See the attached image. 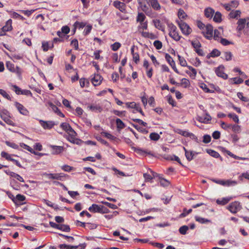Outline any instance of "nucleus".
Here are the masks:
<instances>
[{
	"mask_svg": "<svg viewBox=\"0 0 249 249\" xmlns=\"http://www.w3.org/2000/svg\"><path fill=\"white\" fill-rule=\"evenodd\" d=\"M168 27L169 28V35L170 36L175 40L178 41L180 39L181 36L179 35L176 26L171 23L168 24Z\"/></svg>",
	"mask_w": 249,
	"mask_h": 249,
	"instance_id": "nucleus-1",
	"label": "nucleus"
},
{
	"mask_svg": "<svg viewBox=\"0 0 249 249\" xmlns=\"http://www.w3.org/2000/svg\"><path fill=\"white\" fill-rule=\"evenodd\" d=\"M137 1L142 11L144 12L147 16H150L152 10L147 5L148 0H137Z\"/></svg>",
	"mask_w": 249,
	"mask_h": 249,
	"instance_id": "nucleus-2",
	"label": "nucleus"
},
{
	"mask_svg": "<svg viewBox=\"0 0 249 249\" xmlns=\"http://www.w3.org/2000/svg\"><path fill=\"white\" fill-rule=\"evenodd\" d=\"M177 22L182 33L184 35L187 36L191 33L192 31V29L186 23L184 22L182 20L177 21Z\"/></svg>",
	"mask_w": 249,
	"mask_h": 249,
	"instance_id": "nucleus-3",
	"label": "nucleus"
},
{
	"mask_svg": "<svg viewBox=\"0 0 249 249\" xmlns=\"http://www.w3.org/2000/svg\"><path fill=\"white\" fill-rule=\"evenodd\" d=\"M0 116L1 118L8 124L12 126L14 125V122L10 119V113L7 110H1L0 111Z\"/></svg>",
	"mask_w": 249,
	"mask_h": 249,
	"instance_id": "nucleus-4",
	"label": "nucleus"
},
{
	"mask_svg": "<svg viewBox=\"0 0 249 249\" xmlns=\"http://www.w3.org/2000/svg\"><path fill=\"white\" fill-rule=\"evenodd\" d=\"M213 27L211 24H207L206 27L202 31V33L206 38L211 40L213 37Z\"/></svg>",
	"mask_w": 249,
	"mask_h": 249,
	"instance_id": "nucleus-5",
	"label": "nucleus"
},
{
	"mask_svg": "<svg viewBox=\"0 0 249 249\" xmlns=\"http://www.w3.org/2000/svg\"><path fill=\"white\" fill-rule=\"evenodd\" d=\"M43 175L49 179H56L59 180H63L66 177V175L64 173H45Z\"/></svg>",
	"mask_w": 249,
	"mask_h": 249,
	"instance_id": "nucleus-6",
	"label": "nucleus"
},
{
	"mask_svg": "<svg viewBox=\"0 0 249 249\" xmlns=\"http://www.w3.org/2000/svg\"><path fill=\"white\" fill-rule=\"evenodd\" d=\"M49 224L50 226L53 228L58 229L64 231L69 232L70 231L71 229L69 225L64 224H57L53 222H50Z\"/></svg>",
	"mask_w": 249,
	"mask_h": 249,
	"instance_id": "nucleus-7",
	"label": "nucleus"
},
{
	"mask_svg": "<svg viewBox=\"0 0 249 249\" xmlns=\"http://www.w3.org/2000/svg\"><path fill=\"white\" fill-rule=\"evenodd\" d=\"M238 26L237 29L239 31H242L245 25H246L248 27H249V17L244 18H240L237 23Z\"/></svg>",
	"mask_w": 249,
	"mask_h": 249,
	"instance_id": "nucleus-8",
	"label": "nucleus"
},
{
	"mask_svg": "<svg viewBox=\"0 0 249 249\" xmlns=\"http://www.w3.org/2000/svg\"><path fill=\"white\" fill-rule=\"evenodd\" d=\"M242 208L241 205L237 201H234L231 203L228 207L229 210L233 213H236Z\"/></svg>",
	"mask_w": 249,
	"mask_h": 249,
	"instance_id": "nucleus-9",
	"label": "nucleus"
},
{
	"mask_svg": "<svg viewBox=\"0 0 249 249\" xmlns=\"http://www.w3.org/2000/svg\"><path fill=\"white\" fill-rule=\"evenodd\" d=\"M148 4L152 9L156 11H160L162 6L158 0H148Z\"/></svg>",
	"mask_w": 249,
	"mask_h": 249,
	"instance_id": "nucleus-10",
	"label": "nucleus"
},
{
	"mask_svg": "<svg viewBox=\"0 0 249 249\" xmlns=\"http://www.w3.org/2000/svg\"><path fill=\"white\" fill-rule=\"evenodd\" d=\"M15 106L20 114L25 116H27L29 115V111L20 103L18 102H16L15 103Z\"/></svg>",
	"mask_w": 249,
	"mask_h": 249,
	"instance_id": "nucleus-11",
	"label": "nucleus"
},
{
	"mask_svg": "<svg viewBox=\"0 0 249 249\" xmlns=\"http://www.w3.org/2000/svg\"><path fill=\"white\" fill-rule=\"evenodd\" d=\"M49 147L51 148V152L53 155H58L63 152L64 150L63 146L50 145Z\"/></svg>",
	"mask_w": 249,
	"mask_h": 249,
	"instance_id": "nucleus-12",
	"label": "nucleus"
},
{
	"mask_svg": "<svg viewBox=\"0 0 249 249\" xmlns=\"http://www.w3.org/2000/svg\"><path fill=\"white\" fill-rule=\"evenodd\" d=\"M224 67L223 65H220L217 67L215 71L216 74L220 77L223 78L224 79L228 78V75L224 72Z\"/></svg>",
	"mask_w": 249,
	"mask_h": 249,
	"instance_id": "nucleus-13",
	"label": "nucleus"
},
{
	"mask_svg": "<svg viewBox=\"0 0 249 249\" xmlns=\"http://www.w3.org/2000/svg\"><path fill=\"white\" fill-rule=\"evenodd\" d=\"M113 4L115 8L118 9L121 12L124 13L126 12V5L124 3L116 0L113 2Z\"/></svg>",
	"mask_w": 249,
	"mask_h": 249,
	"instance_id": "nucleus-14",
	"label": "nucleus"
},
{
	"mask_svg": "<svg viewBox=\"0 0 249 249\" xmlns=\"http://www.w3.org/2000/svg\"><path fill=\"white\" fill-rule=\"evenodd\" d=\"M165 58L169 64L171 66L174 71L177 72L178 73V71L176 67V64L172 57L170 56L168 53H166L165 55Z\"/></svg>",
	"mask_w": 249,
	"mask_h": 249,
	"instance_id": "nucleus-15",
	"label": "nucleus"
},
{
	"mask_svg": "<svg viewBox=\"0 0 249 249\" xmlns=\"http://www.w3.org/2000/svg\"><path fill=\"white\" fill-rule=\"evenodd\" d=\"M196 119L200 123L208 124L210 123L212 117L208 113H206L205 117L197 116Z\"/></svg>",
	"mask_w": 249,
	"mask_h": 249,
	"instance_id": "nucleus-16",
	"label": "nucleus"
},
{
	"mask_svg": "<svg viewBox=\"0 0 249 249\" xmlns=\"http://www.w3.org/2000/svg\"><path fill=\"white\" fill-rule=\"evenodd\" d=\"M103 78L99 74H94L92 77L91 81L94 86H97L101 84Z\"/></svg>",
	"mask_w": 249,
	"mask_h": 249,
	"instance_id": "nucleus-17",
	"label": "nucleus"
},
{
	"mask_svg": "<svg viewBox=\"0 0 249 249\" xmlns=\"http://www.w3.org/2000/svg\"><path fill=\"white\" fill-rule=\"evenodd\" d=\"M39 123L40 125L45 129H51L55 125L53 121H44L43 120H40Z\"/></svg>",
	"mask_w": 249,
	"mask_h": 249,
	"instance_id": "nucleus-18",
	"label": "nucleus"
},
{
	"mask_svg": "<svg viewBox=\"0 0 249 249\" xmlns=\"http://www.w3.org/2000/svg\"><path fill=\"white\" fill-rule=\"evenodd\" d=\"M68 136L67 137V139L69 141L73 143L78 144V142L80 141V140L75 138L76 133L74 130L71 131V132H70V133H68Z\"/></svg>",
	"mask_w": 249,
	"mask_h": 249,
	"instance_id": "nucleus-19",
	"label": "nucleus"
},
{
	"mask_svg": "<svg viewBox=\"0 0 249 249\" xmlns=\"http://www.w3.org/2000/svg\"><path fill=\"white\" fill-rule=\"evenodd\" d=\"M47 104L48 106L51 107L52 110L55 113L61 117H64L65 116L64 114L61 112L60 109L55 105H53L51 102H48Z\"/></svg>",
	"mask_w": 249,
	"mask_h": 249,
	"instance_id": "nucleus-20",
	"label": "nucleus"
},
{
	"mask_svg": "<svg viewBox=\"0 0 249 249\" xmlns=\"http://www.w3.org/2000/svg\"><path fill=\"white\" fill-rule=\"evenodd\" d=\"M239 5V3L237 0H232L231 2L225 4L223 6L227 11H230L232 8H236Z\"/></svg>",
	"mask_w": 249,
	"mask_h": 249,
	"instance_id": "nucleus-21",
	"label": "nucleus"
},
{
	"mask_svg": "<svg viewBox=\"0 0 249 249\" xmlns=\"http://www.w3.org/2000/svg\"><path fill=\"white\" fill-rule=\"evenodd\" d=\"M88 108L92 111L95 112H101L103 110L102 107L99 105L97 104H92L89 106Z\"/></svg>",
	"mask_w": 249,
	"mask_h": 249,
	"instance_id": "nucleus-22",
	"label": "nucleus"
},
{
	"mask_svg": "<svg viewBox=\"0 0 249 249\" xmlns=\"http://www.w3.org/2000/svg\"><path fill=\"white\" fill-rule=\"evenodd\" d=\"M25 198L24 195L18 194L15 197L14 203L17 205L22 204L23 203L21 202L24 201Z\"/></svg>",
	"mask_w": 249,
	"mask_h": 249,
	"instance_id": "nucleus-23",
	"label": "nucleus"
},
{
	"mask_svg": "<svg viewBox=\"0 0 249 249\" xmlns=\"http://www.w3.org/2000/svg\"><path fill=\"white\" fill-rule=\"evenodd\" d=\"M101 205H98L96 204H93L90 207H89L88 209L89 211L91 213H100Z\"/></svg>",
	"mask_w": 249,
	"mask_h": 249,
	"instance_id": "nucleus-24",
	"label": "nucleus"
},
{
	"mask_svg": "<svg viewBox=\"0 0 249 249\" xmlns=\"http://www.w3.org/2000/svg\"><path fill=\"white\" fill-rule=\"evenodd\" d=\"M60 127L63 130L65 131L68 134L70 133L71 131L74 130L70 125L67 123H63L61 124Z\"/></svg>",
	"mask_w": 249,
	"mask_h": 249,
	"instance_id": "nucleus-25",
	"label": "nucleus"
},
{
	"mask_svg": "<svg viewBox=\"0 0 249 249\" xmlns=\"http://www.w3.org/2000/svg\"><path fill=\"white\" fill-rule=\"evenodd\" d=\"M183 149L185 151V155L187 160L190 161L193 159L195 155L194 154L192 151H188L184 147H183Z\"/></svg>",
	"mask_w": 249,
	"mask_h": 249,
	"instance_id": "nucleus-26",
	"label": "nucleus"
},
{
	"mask_svg": "<svg viewBox=\"0 0 249 249\" xmlns=\"http://www.w3.org/2000/svg\"><path fill=\"white\" fill-rule=\"evenodd\" d=\"M142 36L145 38H150L151 39H154L156 38V36L152 33H149L148 32L142 31L141 33Z\"/></svg>",
	"mask_w": 249,
	"mask_h": 249,
	"instance_id": "nucleus-27",
	"label": "nucleus"
},
{
	"mask_svg": "<svg viewBox=\"0 0 249 249\" xmlns=\"http://www.w3.org/2000/svg\"><path fill=\"white\" fill-rule=\"evenodd\" d=\"M214 13V10L210 7L207 8L204 10L205 16L208 18H212Z\"/></svg>",
	"mask_w": 249,
	"mask_h": 249,
	"instance_id": "nucleus-28",
	"label": "nucleus"
},
{
	"mask_svg": "<svg viewBox=\"0 0 249 249\" xmlns=\"http://www.w3.org/2000/svg\"><path fill=\"white\" fill-rule=\"evenodd\" d=\"M146 19V16L142 12H139L136 18V21L140 23L145 22L144 20Z\"/></svg>",
	"mask_w": 249,
	"mask_h": 249,
	"instance_id": "nucleus-29",
	"label": "nucleus"
},
{
	"mask_svg": "<svg viewBox=\"0 0 249 249\" xmlns=\"http://www.w3.org/2000/svg\"><path fill=\"white\" fill-rule=\"evenodd\" d=\"M174 131L179 134H180L181 135L185 137H189L191 136L192 133H189L188 131L183 130L182 129L177 128L174 130Z\"/></svg>",
	"mask_w": 249,
	"mask_h": 249,
	"instance_id": "nucleus-30",
	"label": "nucleus"
},
{
	"mask_svg": "<svg viewBox=\"0 0 249 249\" xmlns=\"http://www.w3.org/2000/svg\"><path fill=\"white\" fill-rule=\"evenodd\" d=\"M206 151L208 154H209L210 155H211V156H212L214 158H221L220 157V154L217 152H216L213 150L210 149H207L206 150ZM221 159H222V158H221Z\"/></svg>",
	"mask_w": 249,
	"mask_h": 249,
	"instance_id": "nucleus-31",
	"label": "nucleus"
},
{
	"mask_svg": "<svg viewBox=\"0 0 249 249\" xmlns=\"http://www.w3.org/2000/svg\"><path fill=\"white\" fill-rule=\"evenodd\" d=\"M7 25L2 27L1 29L4 32V35H5V33L7 31H11L12 29L11 23V20H9L7 22Z\"/></svg>",
	"mask_w": 249,
	"mask_h": 249,
	"instance_id": "nucleus-32",
	"label": "nucleus"
},
{
	"mask_svg": "<svg viewBox=\"0 0 249 249\" xmlns=\"http://www.w3.org/2000/svg\"><path fill=\"white\" fill-rule=\"evenodd\" d=\"M214 34H213V38L216 41H219L221 39V33L220 31L218 29H215L214 30Z\"/></svg>",
	"mask_w": 249,
	"mask_h": 249,
	"instance_id": "nucleus-33",
	"label": "nucleus"
},
{
	"mask_svg": "<svg viewBox=\"0 0 249 249\" xmlns=\"http://www.w3.org/2000/svg\"><path fill=\"white\" fill-rule=\"evenodd\" d=\"M220 54L221 53L218 50L214 49L213 50L211 53L209 55H208L207 57L208 58H209L210 57H217L220 56Z\"/></svg>",
	"mask_w": 249,
	"mask_h": 249,
	"instance_id": "nucleus-34",
	"label": "nucleus"
},
{
	"mask_svg": "<svg viewBox=\"0 0 249 249\" xmlns=\"http://www.w3.org/2000/svg\"><path fill=\"white\" fill-rule=\"evenodd\" d=\"M241 14V12L239 10H236L231 11L230 13L229 14V16L231 18H237L238 17H240Z\"/></svg>",
	"mask_w": 249,
	"mask_h": 249,
	"instance_id": "nucleus-35",
	"label": "nucleus"
},
{
	"mask_svg": "<svg viewBox=\"0 0 249 249\" xmlns=\"http://www.w3.org/2000/svg\"><path fill=\"white\" fill-rule=\"evenodd\" d=\"M9 175L11 177H13L14 178H16L17 180H18V181H19L20 182H24V180L22 178V177H21L20 175H19L17 173H15L13 172H10Z\"/></svg>",
	"mask_w": 249,
	"mask_h": 249,
	"instance_id": "nucleus-36",
	"label": "nucleus"
},
{
	"mask_svg": "<svg viewBox=\"0 0 249 249\" xmlns=\"http://www.w3.org/2000/svg\"><path fill=\"white\" fill-rule=\"evenodd\" d=\"M213 20L215 22H220L222 20V15L219 12H216L213 17Z\"/></svg>",
	"mask_w": 249,
	"mask_h": 249,
	"instance_id": "nucleus-37",
	"label": "nucleus"
},
{
	"mask_svg": "<svg viewBox=\"0 0 249 249\" xmlns=\"http://www.w3.org/2000/svg\"><path fill=\"white\" fill-rule=\"evenodd\" d=\"M153 22L156 28L160 30H163L162 25L161 23V21L159 19H154L153 20Z\"/></svg>",
	"mask_w": 249,
	"mask_h": 249,
	"instance_id": "nucleus-38",
	"label": "nucleus"
},
{
	"mask_svg": "<svg viewBox=\"0 0 249 249\" xmlns=\"http://www.w3.org/2000/svg\"><path fill=\"white\" fill-rule=\"evenodd\" d=\"M232 54L230 52H225L223 53V55L222 57L223 59L226 61H230L231 60Z\"/></svg>",
	"mask_w": 249,
	"mask_h": 249,
	"instance_id": "nucleus-39",
	"label": "nucleus"
},
{
	"mask_svg": "<svg viewBox=\"0 0 249 249\" xmlns=\"http://www.w3.org/2000/svg\"><path fill=\"white\" fill-rule=\"evenodd\" d=\"M116 125H117V127L119 129H123L125 126V124L119 118H117L116 120Z\"/></svg>",
	"mask_w": 249,
	"mask_h": 249,
	"instance_id": "nucleus-40",
	"label": "nucleus"
},
{
	"mask_svg": "<svg viewBox=\"0 0 249 249\" xmlns=\"http://www.w3.org/2000/svg\"><path fill=\"white\" fill-rule=\"evenodd\" d=\"M101 135L105 136L107 139H109L112 141L115 140L116 139V138L115 136H113L111 134H110L106 131H103L101 132Z\"/></svg>",
	"mask_w": 249,
	"mask_h": 249,
	"instance_id": "nucleus-41",
	"label": "nucleus"
},
{
	"mask_svg": "<svg viewBox=\"0 0 249 249\" xmlns=\"http://www.w3.org/2000/svg\"><path fill=\"white\" fill-rule=\"evenodd\" d=\"M149 138L151 140L157 141L160 139V136L157 133L152 132L150 134Z\"/></svg>",
	"mask_w": 249,
	"mask_h": 249,
	"instance_id": "nucleus-42",
	"label": "nucleus"
},
{
	"mask_svg": "<svg viewBox=\"0 0 249 249\" xmlns=\"http://www.w3.org/2000/svg\"><path fill=\"white\" fill-rule=\"evenodd\" d=\"M6 68L11 72L15 71V65L14 64L10 61H7L6 63Z\"/></svg>",
	"mask_w": 249,
	"mask_h": 249,
	"instance_id": "nucleus-43",
	"label": "nucleus"
},
{
	"mask_svg": "<svg viewBox=\"0 0 249 249\" xmlns=\"http://www.w3.org/2000/svg\"><path fill=\"white\" fill-rule=\"evenodd\" d=\"M191 44L193 48H194L195 51H196V50H197L198 49L201 48V43L198 40H197L192 41L191 42Z\"/></svg>",
	"mask_w": 249,
	"mask_h": 249,
	"instance_id": "nucleus-44",
	"label": "nucleus"
},
{
	"mask_svg": "<svg viewBox=\"0 0 249 249\" xmlns=\"http://www.w3.org/2000/svg\"><path fill=\"white\" fill-rule=\"evenodd\" d=\"M181 85L183 86L184 88H187L190 87V83L188 79L183 78L181 80Z\"/></svg>",
	"mask_w": 249,
	"mask_h": 249,
	"instance_id": "nucleus-45",
	"label": "nucleus"
},
{
	"mask_svg": "<svg viewBox=\"0 0 249 249\" xmlns=\"http://www.w3.org/2000/svg\"><path fill=\"white\" fill-rule=\"evenodd\" d=\"M178 16L180 20L185 19L187 16L184 10L181 9H179Z\"/></svg>",
	"mask_w": 249,
	"mask_h": 249,
	"instance_id": "nucleus-46",
	"label": "nucleus"
},
{
	"mask_svg": "<svg viewBox=\"0 0 249 249\" xmlns=\"http://www.w3.org/2000/svg\"><path fill=\"white\" fill-rule=\"evenodd\" d=\"M228 117L232 119L233 121L236 123H238L239 122L238 116L235 113H230L228 114Z\"/></svg>",
	"mask_w": 249,
	"mask_h": 249,
	"instance_id": "nucleus-47",
	"label": "nucleus"
},
{
	"mask_svg": "<svg viewBox=\"0 0 249 249\" xmlns=\"http://www.w3.org/2000/svg\"><path fill=\"white\" fill-rule=\"evenodd\" d=\"M237 97L242 101L245 102H248L249 101V98L247 97L243 96V93L241 92H239L237 93Z\"/></svg>",
	"mask_w": 249,
	"mask_h": 249,
	"instance_id": "nucleus-48",
	"label": "nucleus"
},
{
	"mask_svg": "<svg viewBox=\"0 0 249 249\" xmlns=\"http://www.w3.org/2000/svg\"><path fill=\"white\" fill-rule=\"evenodd\" d=\"M195 219L196 221L201 224L210 222V221L207 219H205L197 216H195Z\"/></svg>",
	"mask_w": 249,
	"mask_h": 249,
	"instance_id": "nucleus-49",
	"label": "nucleus"
},
{
	"mask_svg": "<svg viewBox=\"0 0 249 249\" xmlns=\"http://www.w3.org/2000/svg\"><path fill=\"white\" fill-rule=\"evenodd\" d=\"M237 184L236 181L231 180H225V185L226 186H235Z\"/></svg>",
	"mask_w": 249,
	"mask_h": 249,
	"instance_id": "nucleus-50",
	"label": "nucleus"
},
{
	"mask_svg": "<svg viewBox=\"0 0 249 249\" xmlns=\"http://www.w3.org/2000/svg\"><path fill=\"white\" fill-rule=\"evenodd\" d=\"M229 201L230 199L228 198H223L222 199H217L216 203L219 205H224L227 204Z\"/></svg>",
	"mask_w": 249,
	"mask_h": 249,
	"instance_id": "nucleus-51",
	"label": "nucleus"
},
{
	"mask_svg": "<svg viewBox=\"0 0 249 249\" xmlns=\"http://www.w3.org/2000/svg\"><path fill=\"white\" fill-rule=\"evenodd\" d=\"M121 46L120 43L116 42L111 45V49L113 51H117Z\"/></svg>",
	"mask_w": 249,
	"mask_h": 249,
	"instance_id": "nucleus-52",
	"label": "nucleus"
},
{
	"mask_svg": "<svg viewBox=\"0 0 249 249\" xmlns=\"http://www.w3.org/2000/svg\"><path fill=\"white\" fill-rule=\"evenodd\" d=\"M231 128H232V130L236 133H239L241 132V127L239 125L237 124H231Z\"/></svg>",
	"mask_w": 249,
	"mask_h": 249,
	"instance_id": "nucleus-53",
	"label": "nucleus"
},
{
	"mask_svg": "<svg viewBox=\"0 0 249 249\" xmlns=\"http://www.w3.org/2000/svg\"><path fill=\"white\" fill-rule=\"evenodd\" d=\"M189 228L187 226L184 225L182 226L179 229V232L180 234L185 235L187 233V231L188 230Z\"/></svg>",
	"mask_w": 249,
	"mask_h": 249,
	"instance_id": "nucleus-54",
	"label": "nucleus"
},
{
	"mask_svg": "<svg viewBox=\"0 0 249 249\" xmlns=\"http://www.w3.org/2000/svg\"><path fill=\"white\" fill-rule=\"evenodd\" d=\"M138 29L140 30H147L148 28V22L145 21V22L140 23V25L138 27Z\"/></svg>",
	"mask_w": 249,
	"mask_h": 249,
	"instance_id": "nucleus-55",
	"label": "nucleus"
},
{
	"mask_svg": "<svg viewBox=\"0 0 249 249\" xmlns=\"http://www.w3.org/2000/svg\"><path fill=\"white\" fill-rule=\"evenodd\" d=\"M12 87L13 88L12 90H13L17 94H21L22 90L20 88H19L18 87L15 85H12Z\"/></svg>",
	"mask_w": 249,
	"mask_h": 249,
	"instance_id": "nucleus-56",
	"label": "nucleus"
},
{
	"mask_svg": "<svg viewBox=\"0 0 249 249\" xmlns=\"http://www.w3.org/2000/svg\"><path fill=\"white\" fill-rule=\"evenodd\" d=\"M192 212V209L187 210L186 208H184L183 210V213L180 214V217H184L186 216L188 214Z\"/></svg>",
	"mask_w": 249,
	"mask_h": 249,
	"instance_id": "nucleus-57",
	"label": "nucleus"
},
{
	"mask_svg": "<svg viewBox=\"0 0 249 249\" xmlns=\"http://www.w3.org/2000/svg\"><path fill=\"white\" fill-rule=\"evenodd\" d=\"M0 94L5 98L10 101L11 100L10 96L4 90L0 89Z\"/></svg>",
	"mask_w": 249,
	"mask_h": 249,
	"instance_id": "nucleus-58",
	"label": "nucleus"
},
{
	"mask_svg": "<svg viewBox=\"0 0 249 249\" xmlns=\"http://www.w3.org/2000/svg\"><path fill=\"white\" fill-rule=\"evenodd\" d=\"M178 58L179 61V63L181 66L183 67H187V63L185 59L181 57L179 55H178Z\"/></svg>",
	"mask_w": 249,
	"mask_h": 249,
	"instance_id": "nucleus-59",
	"label": "nucleus"
},
{
	"mask_svg": "<svg viewBox=\"0 0 249 249\" xmlns=\"http://www.w3.org/2000/svg\"><path fill=\"white\" fill-rule=\"evenodd\" d=\"M218 42H220L224 46H227L232 44L231 42H230L227 39L223 38L222 37L221 38Z\"/></svg>",
	"mask_w": 249,
	"mask_h": 249,
	"instance_id": "nucleus-60",
	"label": "nucleus"
},
{
	"mask_svg": "<svg viewBox=\"0 0 249 249\" xmlns=\"http://www.w3.org/2000/svg\"><path fill=\"white\" fill-rule=\"evenodd\" d=\"M153 45L157 50H160L161 49L162 47V42L159 40L155 41L153 43Z\"/></svg>",
	"mask_w": 249,
	"mask_h": 249,
	"instance_id": "nucleus-61",
	"label": "nucleus"
},
{
	"mask_svg": "<svg viewBox=\"0 0 249 249\" xmlns=\"http://www.w3.org/2000/svg\"><path fill=\"white\" fill-rule=\"evenodd\" d=\"M97 226L96 224L90 223H86V226L85 229L93 230L97 228Z\"/></svg>",
	"mask_w": 249,
	"mask_h": 249,
	"instance_id": "nucleus-62",
	"label": "nucleus"
},
{
	"mask_svg": "<svg viewBox=\"0 0 249 249\" xmlns=\"http://www.w3.org/2000/svg\"><path fill=\"white\" fill-rule=\"evenodd\" d=\"M187 67L188 68L189 70H190L192 72V73L190 74V76L192 77L193 78H195L196 75V73H197L196 70L191 66H187Z\"/></svg>",
	"mask_w": 249,
	"mask_h": 249,
	"instance_id": "nucleus-63",
	"label": "nucleus"
},
{
	"mask_svg": "<svg viewBox=\"0 0 249 249\" xmlns=\"http://www.w3.org/2000/svg\"><path fill=\"white\" fill-rule=\"evenodd\" d=\"M5 143L7 146L11 147L14 149H17L18 148V145L14 142L6 141L5 142Z\"/></svg>",
	"mask_w": 249,
	"mask_h": 249,
	"instance_id": "nucleus-64",
	"label": "nucleus"
}]
</instances>
